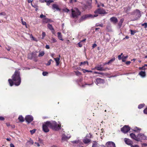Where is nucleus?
Returning a JSON list of instances; mask_svg holds the SVG:
<instances>
[{
    "label": "nucleus",
    "mask_w": 147,
    "mask_h": 147,
    "mask_svg": "<svg viewBox=\"0 0 147 147\" xmlns=\"http://www.w3.org/2000/svg\"><path fill=\"white\" fill-rule=\"evenodd\" d=\"M60 127L61 125L57 124L55 121H47L43 124L42 129L44 132L47 133L49 131V127L53 130H58L60 129Z\"/></svg>",
    "instance_id": "obj_1"
},
{
    "label": "nucleus",
    "mask_w": 147,
    "mask_h": 147,
    "mask_svg": "<svg viewBox=\"0 0 147 147\" xmlns=\"http://www.w3.org/2000/svg\"><path fill=\"white\" fill-rule=\"evenodd\" d=\"M12 80L11 79L8 80V82L11 86H12L14 83L16 86L20 85L21 82V78L20 76V72L16 71L12 76Z\"/></svg>",
    "instance_id": "obj_2"
},
{
    "label": "nucleus",
    "mask_w": 147,
    "mask_h": 147,
    "mask_svg": "<svg viewBox=\"0 0 147 147\" xmlns=\"http://www.w3.org/2000/svg\"><path fill=\"white\" fill-rule=\"evenodd\" d=\"M72 16L74 18H77L80 15L81 12L77 8H74L71 9Z\"/></svg>",
    "instance_id": "obj_3"
},
{
    "label": "nucleus",
    "mask_w": 147,
    "mask_h": 147,
    "mask_svg": "<svg viewBox=\"0 0 147 147\" xmlns=\"http://www.w3.org/2000/svg\"><path fill=\"white\" fill-rule=\"evenodd\" d=\"M98 15L97 14H95L94 15L91 14H86L82 16L81 18H80L79 20L80 22H81L89 18H94V17H96Z\"/></svg>",
    "instance_id": "obj_4"
},
{
    "label": "nucleus",
    "mask_w": 147,
    "mask_h": 147,
    "mask_svg": "<svg viewBox=\"0 0 147 147\" xmlns=\"http://www.w3.org/2000/svg\"><path fill=\"white\" fill-rule=\"evenodd\" d=\"M147 140V137L144 134L140 133L137 135V141H140L141 140Z\"/></svg>",
    "instance_id": "obj_5"
},
{
    "label": "nucleus",
    "mask_w": 147,
    "mask_h": 147,
    "mask_svg": "<svg viewBox=\"0 0 147 147\" xmlns=\"http://www.w3.org/2000/svg\"><path fill=\"white\" fill-rule=\"evenodd\" d=\"M94 13L95 14H97L98 15V14H104L106 13L104 9L100 8L98 9H96L94 11Z\"/></svg>",
    "instance_id": "obj_6"
},
{
    "label": "nucleus",
    "mask_w": 147,
    "mask_h": 147,
    "mask_svg": "<svg viewBox=\"0 0 147 147\" xmlns=\"http://www.w3.org/2000/svg\"><path fill=\"white\" fill-rule=\"evenodd\" d=\"M134 15H135V17L134 18L133 21L136 20L141 16L140 12L138 10H136L134 13Z\"/></svg>",
    "instance_id": "obj_7"
},
{
    "label": "nucleus",
    "mask_w": 147,
    "mask_h": 147,
    "mask_svg": "<svg viewBox=\"0 0 147 147\" xmlns=\"http://www.w3.org/2000/svg\"><path fill=\"white\" fill-rule=\"evenodd\" d=\"M130 129L129 127L127 125H125L123 127L121 128V131L124 133H126Z\"/></svg>",
    "instance_id": "obj_8"
},
{
    "label": "nucleus",
    "mask_w": 147,
    "mask_h": 147,
    "mask_svg": "<svg viewBox=\"0 0 147 147\" xmlns=\"http://www.w3.org/2000/svg\"><path fill=\"white\" fill-rule=\"evenodd\" d=\"M95 68L100 71H105L106 70V69H108V68H104L102 67V65H97L96 66Z\"/></svg>",
    "instance_id": "obj_9"
},
{
    "label": "nucleus",
    "mask_w": 147,
    "mask_h": 147,
    "mask_svg": "<svg viewBox=\"0 0 147 147\" xmlns=\"http://www.w3.org/2000/svg\"><path fill=\"white\" fill-rule=\"evenodd\" d=\"M25 119L26 122L29 123L33 120V118L32 116L28 115L26 117Z\"/></svg>",
    "instance_id": "obj_10"
},
{
    "label": "nucleus",
    "mask_w": 147,
    "mask_h": 147,
    "mask_svg": "<svg viewBox=\"0 0 147 147\" xmlns=\"http://www.w3.org/2000/svg\"><path fill=\"white\" fill-rule=\"evenodd\" d=\"M104 82L105 81L104 80L99 78H97L96 79L95 81L97 85L98 84H103Z\"/></svg>",
    "instance_id": "obj_11"
},
{
    "label": "nucleus",
    "mask_w": 147,
    "mask_h": 147,
    "mask_svg": "<svg viewBox=\"0 0 147 147\" xmlns=\"http://www.w3.org/2000/svg\"><path fill=\"white\" fill-rule=\"evenodd\" d=\"M124 140L125 143L127 145L131 146L132 145V144H133V142L131 140L128 138H125L124 139Z\"/></svg>",
    "instance_id": "obj_12"
},
{
    "label": "nucleus",
    "mask_w": 147,
    "mask_h": 147,
    "mask_svg": "<svg viewBox=\"0 0 147 147\" xmlns=\"http://www.w3.org/2000/svg\"><path fill=\"white\" fill-rule=\"evenodd\" d=\"M106 145L107 147H116L114 143L112 142H107L106 144Z\"/></svg>",
    "instance_id": "obj_13"
},
{
    "label": "nucleus",
    "mask_w": 147,
    "mask_h": 147,
    "mask_svg": "<svg viewBox=\"0 0 147 147\" xmlns=\"http://www.w3.org/2000/svg\"><path fill=\"white\" fill-rule=\"evenodd\" d=\"M110 21L114 24L118 22V19L117 18L115 17H113L110 18Z\"/></svg>",
    "instance_id": "obj_14"
},
{
    "label": "nucleus",
    "mask_w": 147,
    "mask_h": 147,
    "mask_svg": "<svg viewBox=\"0 0 147 147\" xmlns=\"http://www.w3.org/2000/svg\"><path fill=\"white\" fill-rule=\"evenodd\" d=\"M35 57V54L34 52L32 53H29L28 55V59H31Z\"/></svg>",
    "instance_id": "obj_15"
},
{
    "label": "nucleus",
    "mask_w": 147,
    "mask_h": 147,
    "mask_svg": "<svg viewBox=\"0 0 147 147\" xmlns=\"http://www.w3.org/2000/svg\"><path fill=\"white\" fill-rule=\"evenodd\" d=\"M70 138V137H68L65 134H63L62 137V140L63 141H67Z\"/></svg>",
    "instance_id": "obj_16"
},
{
    "label": "nucleus",
    "mask_w": 147,
    "mask_h": 147,
    "mask_svg": "<svg viewBox=\"0 0 147 147\" xmlns=\"http://www.w3.org/2000/svg\"><path fill=\"white\" fill-rule=\"evenodd\" d=\"M51 21H52L50 19H49L46 18L43 19L42 20V22L43 23H48L50 22Z\"/></svg>",
    "instance_id": "obj_17"
},
{
    "label": "nucleus",
    "mask_w": 147,
    "mask_h": 147,
    "mask_svg": "<svg viewBox=\"0 0 147 147\" xmlns=\"http://www.w3.org/2000/svg\"><path fill=\"white\" fill-rule=\"evenodd\" d=\"M130 136L132 138L137 141V136H136L135 134L133 133H131L130 134Z\"/></svg>",
    "instance_id": "obj_18"
},
{
    "label": "nucleus",
    "mask_w": 147,
    "mask_h": 147,
    "mask_svg": "<svg viewBox=\"0 0 147 147\" xmlns=\"http://www.w3.org/2000/svg\"><path fill=\"white\" fill-rule=\"evenodd\" d=\"M52 8L56 9L57 11H60V9L59 8L58 6L56 4H53L52 5Z\"/></svg>",
    "instance_id": "obj_19"
},
{
    "label": "nucleus",
    "mask_w": 147,
    "mask_h": 147,
    "mask_svg": "<svg viewBox=\"0 0 147 147\" xmlns=\"http://www.w3.org/2000/svg\"><path fill=\"white\" fill-rule=\"evenodd\" d=\"M59 57H57L56 58H54V59L56 63V65L58 66L59 63V60L60 59V55H59Z\"/></svg>",
    "instance_id": "obj_20"
},
{
    "label": "nucleus",
    "mask_w": 147,
    "mask_h": 147,
    "mask_svg": "<svg viewBox=\"0 0 147 147\" xmlns=\"http://www.w3.org/2000/svg\"><path fill=\"white\" fill-rule=\"evenodd\" d=\"M57 34L58 38L61 40H63V39L62 38L61 33L60 32H57Z\"/></svg>",
    "instance_id": "obj_21"
},
{
    "label": "nucleus",
    "mask_w": 147,
    "mask_h": 147,
    "mask_svg": "<svg viewBox=\"0 0 147 147\" xmlns=\"http://www.w3.org/2000/svg\"><path fill=\"white\" fill-rule=\"evenodd\" d=\"M139 75H140L142 77H144L146 76L145 72L144 71H141L139 73Z\"/></svg>",
    "instance_id": "obj_22"
},
{
    "label": "nucleus",
    "mask_w": 147,
    "mask_h": 147,
    "mask_svg": "<svg viewBox=\"0 0 147 147\" xmlns=\"http://www.w3.org/2000/svg\"><path fill=\"white\" fill-rule=\"evenodd\" d=\"M75 144H83L79 140H78L75 141H73L71 142Z\"/></svg>",
    "instance_id": "obj_23"
},
{
    "label": "nucleus",
    "mask_w": 147,
    "mask_h": 147,
    "mask_svg": "<svg viewBox=\"0 0 147 147\" xmlns=\"http://www.w3.org/2000/svg\"><path fill=\"white\" fill-rule=\"evenodd\" d=\"M141 129L137 127H135L133 130L135 132H139L141 130Z\"/></svg>",
    "instance_id": "obj_24"
},
{
    "label": "nucleus",
    "mask_w": 147,
    "mask_h": 147,
    "mask_svg": "<svg viewBox=\"0 0 147 147\" xmlns=\"http://www.w3.org/2000/svg\"><path fill=\"white\" fill-rule=\"evenodd\" d=\"M83 142L85 144H88L90 142V140L86 138L83 140Z\"/></svg>",
    "instance_id": "obj_25"
},
{
    "label": "nucleus",
    "mask_w": 147,
    "mask_h": 147,
    "mask_svg": "<svg viewBox=\"0 0 147 147\" xmlns=\"http://www.w3.org/2000/svg\"><path fill=\"white\" fill-rule=\"evenodd\" d=\"M47 27L50 30H53L54 29L53 27V26L51 24H47Z\"/></svg>",
    "instance_id": "obj_26"
},
{
    "label": "nucleus",
    "mask_w": 147,
    "mask_h": 147,
    "mask_svg": "<svg viewBox=\"0 0 147 147\" xmlns=\"http://www.w3.org/2000/svg\"><path fill=\"white\" fill-rule=\"evenodd\" d=\"M123 21L124 19L123 18L120 19V21L119 22L118 24V25L120 27L121 26L123 22Z\"/></svg>",
    "instance_id": "obj_27"
},
{
    "label": "nucleus",
    "mask_w": 147,
    "mask_h": 147,
    "mask_svg": "<svg viewBox=\"0 0 147 147\" xmlns=\"http://www.w3.org/2000/svg\"><path fill=\"white\" fill-rule=\"evenodd\" d=\"M18 119L21 122H23L24 121V118L22 115L20 116Z\"/></svg>",
    "instance_id": "obj_28"
},
{
    "label": "nucleus",
    "mask_w": 147,
    "mask_h": 147,
    "mask_svg": "<svg viewBox=\"0 0 147 147\" xmlns=\"http://www.w3.org/2000/svg\"><path fill=\"white\" fill-rule=\"evenodd\" d=\"M94 143L92 144V147H98V143L95 141H94Z\"/></svg>",
    "instance_id": "obj_29"
},
{
    "label": "nucleus",
    "mask_w": 147,
    "mask_h": 147,
    "mask_svg": "<svg viewBox=\"0 0 147 147\" xmlns=\"http://www.w3.org/2000/svg\"><path fill=\"white\" fill-rule=\"evenodd\" d=\"M44 54L45 53L43 51H41L39 53L38 56L39 57H42L44 55Z\"/></svg>",
    "instance_id": "obj_30"
},
{
    "label": "nucleus",
    "mask_w": 147,
    "mask_h": 147,
    "mask_svg": "<svg viewBox=\"0 0 147 147\" xmlns=\"http://www.w3.org/2000/svg\"><path fill=\"white\" fill-rule=\"evenodd\" d=\"M45 1L47 2V5H49L51 3H52L53 2V1L51 0H50L47 1L46 0H45Z\"/></svg>",
    "instance_id": "obj_31"
},
{
    "label": "nucleus",
    "mask_w": 147,
    "mask_h": 147,
    "mask_svg": "<svg viewBox=\"0 0 147 147\" xmlns=\"http://www.w3.org/2000/svg\"><path fill=\"white\" fill-rule=\"evenodd\" d=\"M86 64H87L88 65V61H85L84 62H81L80 65L81 66L82 65H85Z\"/></svg>",
    "instance_id": "obj_32"
},
{
    "label": "nucleus",
    "mask_w": 147,
    "mask_h": 147,
    "mask_svg": "<svg viewBox=\"0 0 147 147\" xmlns=\"http://www.w3.org/2000/svg\"><path fill=\"white\" fill-rule=\"evenodd\" d=\"M115 60V58L114 57L108 62V63H109V64L110 63H112V62H113Z\"/></svg>",
    "instance_id": "obj_33"
},
{
    "label": "nucleus",
    "mask_w": 147,
    "mask_h": 147,
    "mask_svg": "<svg viewBox=\"0 0 147 147\" xmlns=\"http://www.w3.org/2000/svg\"><path fill=\"white\" fill-rule=\"evenodd\" d=\"M51 43H54L57 42L56 40L53 37H52L51 39Z\"/></svg>",
    "instance_id": "obj_34"
},
{
    "label": "nucleus",
    "mask_w": 147,
    "mask_h": 147,
    "mask_svg": "<svg viewBox=\"0 0 147 147\" xmlns=\"http://www.w3.org/2000/svg\"><path fill=\"white\" fill-rule=\"evenodd\" d=\"M31 5L33 7H34V8H35L36 9L35 10L36 11H37L38 9V7L37 5H33L32 3L31 4Z\"/></svg>",
    "instance_id": "obj_35"
},
{
    "label": "nucleus",
    "mask_w": 147,
    "mask_h": 147,
    "mask_svg": "<svg viewBox=\"0 0 147 147\" xmlns=\"http://www.w3.org/2000/svg\"><path fill=\"white\" fill-rule=\"evenodd\" d=\"M82 71L84 73H85L86 72H92V71L91 70H88L85 69H82Z\"/></svg>",
    "instance_id": "obj_36"
},
{
    "label": "nucleus",
    "mask_w": 147,
    "mask_h": 147,
    "mask_svg": "<svg viewBox=\"0 0 147 147\" xmlns=\"http://www.w3.org/2000/svg\"><path fill=\"white\" fill-rule=\"evenodd\" d=\"M76 75L78 76H79L81 75V73L78 71H75Z\"/></svg>",
    "instance_id": "obj_37"
},
{
    "label": "nucleus",
    "mask_w": 147,
    "mask_h": 147,
    "mask_svg": "<svg viewBox=\"0 0 147 147\" xmlns=\"http://www.w3.org/2000/svg\"><path fill=\"white\" fill-rule=\"evenodd\" d=\"M52 61L53 62V61L51 59H50L48 61V63L47 64H46V65H50L51 64Z\"/></svg>",
    "instance_id": "obj_38"
},
{
    "label": "nucleus",
    "mask_w": 147,
    "mask_h": 147,
    "mask_svg": "<svg viewBox=\"0 0 147 147\" xmlns=\"http://www.w3.org/2000/svg\"><path fill=\"white\" fill-rule=\"evenodd\" d=\"M144 104H140L138 105V108L139 109H141L144 107Z\"/></svg>",
    "instance_id": "obj_39"
},
{
    "label": "nucleus",
    "mask_w": 147,
    "mask_h": 147,
    "mask_svg": "<svg viewBox=\"0 0 147 147\" xmlns=\"http://www.w3.org/2000/svg\"><path fill=\"white\" fill-rule=\"evenodd\" d=\"M46 34L45 32H43L42 34V39H43L44 38V37L45 36Z\"/></svg>",
    "instance_id": "obj_40"
},
{
    "label": "nucleus",
    "mask_w": 147,
    "mask_h": 147,
    "mask_svg": "<svg viewBox=\"0 0 147 147\" xmlns=\"http://www.w3.org/2000/svg\"><path fill=\"white\" fill-rule=\"evenodd\" d=\"M130 32H131V34L132 35H134L135 33L136 32V30H130Z\"/></svg>",
    "instance_id": "obj_41"
},
{
    "label": "nucleus",
    "mask_w": 147,
    "mask_h": 147,
    "mask_svg": "<svg viewBox=\"0 0 147 147\" xmlns=\"http://www.w3.org/2000/svg\"><path fill=\"white\" fill-rule=\"evenodd\" d=\"M36 131V129H34L32 130H31L30 131V133L31 134H34Z\"/></svg>",
    "instance_id": "obj_42"
},
{
    "label": "nucleus",
    "mask_w": 147,
    "mask_h": 147,
    "mask_svg": "<svg viewBox=\"0 0 147 147\" xmlns=\"http://www.w3.org/2000/svg\"><path fill=\"white\" fill-rule=\"evenodd\" d=\"M142 26H144L145 28L147 27V23H144L142 24Z\"/></svg>",
    "instance_id": "obj_43"
},
{
    "label": "nucleus",
    "mask_w": 147,
    "mask_h": 147,
    "mask_svg": "<svg viewBox=\"0 0 147 147\" xmlns=\"http://www.w3.org/2000/svg\"><path fill=\"white\" fill-rule=\"evenodd\" d=\"M94 73L95 74H98L102 75L104 74L103 73H102L99 72H96V71H94Z\"/></svg>",
    "instance_id": "obj_44"
},
{
    "label": "nucleus",
    "mask_w": 147,
    "mask_h": 147,
    "mask_svg": "<svg viewBox=\"0 0 147 147\" xmlns=\"http://www.w3.org/2000/svg\"><path fill=\"white\" fill-rule=\"evenodd\" d=\"M96 26H100L101 27H102L103 26V24H96Z\"/></svg>",
    "instance_id": "obj_45"
},
{
    "label": "nucleus",
    "mask_w": 147,
    "mask_h": 147,
    "mask_svg": "<svg viewBox=\"0 0 147 147\" xmlns=\"http://www.w3.org/2000/svg\"><path fill=\"white\" fill-rule=\"evenodd\" d=\"M48 74V73L47 72H42V75L44 76H46Z\"/></svg>",
    "instance_id": "obj_46"
},
{
    "label": "nucleus",
    "mask_w": 147,
    "mask_h": 147,
    "mask_svg": "<svg viewBox=\"0 0 147 147\" xmlns=\"http://www.w3.org/2000/svg\"><path fill=\"white\" fill-rule=\"evenodd\" d=\"M77 0H71L70 1V3H73L76 2H77Z\"/></svg>",
    "instance_id": "obj_47"
},
{
    "label": "nucleus",
    "mask_w": 147,
    "mask_h": 147,
    "mask_svg": "<svg viewBox=\"0 0 147 147\" xmlns=\"http://www.w3.org/2000/svg\"><path fill=\"white\" fill-rule=\"evenodd\" d=\"M63 11L65 12H68L69 10L67 8H65V9H63Z\"/></svg>",
    "instance_id": "obj_48"
},
{
    "label": "nucleus",
    "mask_w": 147,
    "mask_h": 147,
    "mask_svg": "<svg viewBox=\"0 0 147 147\" xmlns=\"http://www.w3.org/2000/svg\"><path fill=\"white\" fill-rule=\"evenodd\" d=\"M40 18H45L46 16L45 15H44L43 14H42L40 16Z\"/></svg>",
    "instance_id": "obj_49"
},
{
    "label": "nucleus",
    "mask_w": 147,
    "mask_h": 147,
    "mask_svg": "<svg viewBox=\"0 0 147 147\" xmlns=\"http://www.w3.org/2000/svg\"><path fill=\"white\" fill-rule=\"evenodd\" d=\"M29 142L30 143V144H33L34 143V142H33V141L31 139L29 141Z\"/></svg>",
    "instance_id": "obj_50"
},
{
    "label": "nucleus",
    "mask_w": 147,
    "mask_h": 147,
    "mask_svg": "<svg viewBox=\"0 0 147 147\" xmlns=\"http://www.w3.org/2000/svg\"><path fill=\"white\" fill-rule=\"evenodd\" d=\"M144 113L146 114H147V108L144 110Z\"/></svg>",
    "instance_id": "obj_51"
},
{
    "label": "nucleus",
    "mask_w": 147,
    "mask_h": 147,
    "mask_svg": "<svg viewBox=\"0 0 147 147\" xmlns=\"http://www.w3.org/2000/svg\"><path fill=\"white\" fill-rule=\"evenodd\" d=\"M97 46V45L96 44L94 43L92 45V48L93 49L95 47H96Z\"/></svg>",
    "instance_id": "obj_52"
},
{
    "label": "nucleus",
    "mask_w": 147,
    "mask_h": 147,
    "mask_svg": "<svg viewBox=\"0 0 147 147\" xmlns=\"http://www.w3.org/2000/svg\"><path fill=\"white\" fill-rule=\"evenodd\" d=\"M81 42H80L78 43V45L80 47H81L82 46V44H81Z\"/></svg>",
    "instance_id": "obj_53"
},
{
    "label": "nucleus",
    "mask_w": 147,
    "mask_h": 147,
    "mask_svg": "<svg viewBox=\"0 0 147 147\" xmlns=\"http://www.w3.org/2000/svg\"><path fill=\"white\" fill-rule=\"evenodd\" d=\"M6 15L5 13L4 12H2L1 13H0V15H3L5 16Z\"/></svg>",
    "instance_id": "obj_54"
},
{
    "label": "nucleus",
    "mask_w": 147,
    "mask_h": 147,
    "mask_svg": "<svg viewBox=\"0 0 147 147\" xmlns=\"http://www.w3.org/2000/svg\"><path fill=\"white\" fill-rule=\"evenodd\" d=\"M131 63V62L130 61H127L126 62V64L127 65H129Z\"/></svg>",
    "instance_id": "obj_55"
},
{
    "label": "nucleus",
    "mask_w": 147,
    "mask_h": 147,
    "mask_svg": "<svg viewBox=\"0 0 147 147\" xmlns=\"http://www.w3.org/2000/svg\"><path fill=\"white\" fill-rule=\"evenodd\" d=\"M128 57V56L127 55L126 56H123L122 58H123V59H127Z\"/></svg>",
    "instance_id": "obj_56"
},
{
    "label": "nucleus",
    "mask_w": 147,
    "mask_h": 147,
    "mask_svg": "<svg viewBox=\"0 0 147 147\" xmlns=\"http://www.w3.org/2000/svg\"><path fill=\"white\" fill-rule=\"evenodd\" d=\"M4 120V118L0 116V120Z\"/></svg>",
    "instance_id": "obj_57"
},
{
    "label": "nucleus",
    "mask_w": 147,
    "mask_h": 147,
    "mask_svg": "<svg viewBox=\"0 0 147 147\" xmlns=\"http://www.w3.org/2000/svg\"><path fill=\"white\" fill-rule=\"evenodd\" d=\"M131 147H139V146L138 145H132L131 146Z\"/></svg>",
    "instance_id": "obj_58"
},
{
    "label": "nucleus",
    "mask_w": 147,
    "mask_h": 147,
    "mask_svg": "<svg viewBox=\"0 0 147 147\" xmlns=\"http://www.w3.org/2000/svg\"><path fill=\"white\" fill-rule=\"evenodd\" d=\"M118 58L119 59L121 60V55H118Z\"/></svg>",
    "instance_id": "obj_59"
},
{
    "label": "nucleus",
    "mask_w": 147,
    "mask_h": 147,
    "mask_svg": "<svg viewBox=\"0 0 147 147\" xmlns=\"http://www.w3.org/2000/svg\"><path fill=\"white\" fill-rule=\"evenodd\" d=\"M46 48L47 49H49L50 48L49 46L48 45H46L45 46Z\"/></svg>",
    "instance_id": "obj_60"
},
{
    "label": "nucleus",
    "mask_w": 147,
    "mask_h": 147,
    "mask_svg": "<svg viewBox=\"0 0 147 147\" xmlns=\"http://www.w3.org/2000/svg\"><path fill=\"white\" fill-rule=\"evenodd\" d=\"M35 144H36L37 145V146L38 147H39L40 146V145L37 142H35Z\"/></svg>",
    "instance_id": "obj_61"
},
{
    "label": "nucleus",
    "mask_w": 147,
    "mask_h": 147,
    "mask_svg": "<svg viewBox=\"0 0 147 147\" xmlns=\"http://www.w3.org/2000/svg\"><path fill=\"white\" fill-rule=\"evenodd\" d=\"M22 23L23 25H26V23L25 22H22Z\"/></svg>",
    "instance_id": "obj_62"
},
{
    "label": "nucleus",
    "mask_w": 147,
    "mask_h": 147,
    "mask_svg": "<svg viewBox=\"0 0 147 147\" xmlns=\"http://www.w3.org/2000/svg\"><path fill=\"white\" fill-rule=\"evenodd\" d=\"M10 147H15L14 145L12 143L10 144Z\"/></svg>",
    "instance_id": "obj_63"
},
{
    "label": "nucleus",
    "mask_w": 147,
    "mask_h": 147,
    "mask_svg": "<svg viewBox=\"0 0 147 147\" xmlns=\"http://www.w3.org/2000/svg\"><path fill=\"white\" fill-rule=\"evenodd\" d=\"M28 2L29 3H32V1L31 0H28Z\"/></svg>",
    "instance_id": "obj_64"
}]
</instances>
